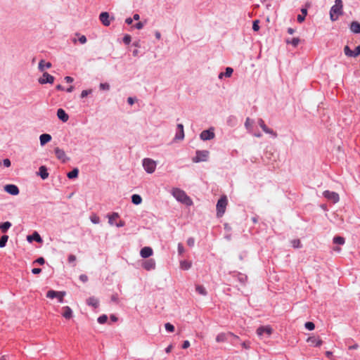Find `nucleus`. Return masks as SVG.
<instances>
[{"instance_id":"nucleus-30","label":"nucleus","mask_w":360,"mask_h":360,"mask_svg":"<svg viewBox=\"0 0 360 360\" xmlns=\"http://www.w3.org/2000/svg\"><path fill=\"white\" fill-rule=\"evenodd\" d=\"M195 290L198 294L203 296H205L207 294L206 289L202 285H197L195 286Z\"/></svg>"},{"instance_id":"nucleus-46","label":"nucleus","mask_w":360,"mask_h":360,"mask_svg":"<svg viewBox=\"0 0 360 360\" xmlns=\"http://www.w3.org/2000/svg\"><path fill=\"white\" fill-rule=\"evenodd\" d=\"M238 280L241 283H245V281H247V276L245 275H243V274H239L238 275Z\"/></svg>"},{"instance_id":"nucleus-60","label":"nucleus","mask_w":360,"mask_h":360,"mask_svg":"<svg viewBox=\"0 0 360 360\" xmlns=\"http://www.w3.org/2000/svg\"><path fill=\"white\" fill-rule=\"evenodd\" d=\"M241 345L243 348L248 349L250 347V342H248V341L243 342L241 343Z\"/></svg>"},{"instance_id":"nucleus-16","label":"nucleus","mask_w":360,"mask_h":360,"mask_svg":"<svg viewBox=\"0 0 360 360\" xmlns=\"http://www.w3.org/2000/svg\"><path fill=\"white\" fill-rule=\"evenodd\" d=\"M62 316L65 319H70L73 316V311L68 306H65L62 308Z\"/></svg>"},{"instance_id":"nucleus-22","label":"nucleus","mask_w":360,"mask_h":360,"mask_svg":"<svg viewBox=\"0 0 360 360\" xmlns=\"http://www.w3.org/2000/svg\"><path fill=\"white\" fill-rule=\"evenodd\" d=\"M27 241L29 242H32L33 240H35L38 243H41L42 242V239L40 236V235L37 232H34L32 235H29L27 236Z\"/></svg>"},{"instance_id":"nucleus-63","label":"nucleus","mask_w":360,"mask_h":360,"mask_svg":"<svg viewBox=\"0 0 360 360\" xmlns=\"http://www.w3.org/2000/svg\"><path fill=\"white\" fill-rule=\"evenodd\" d=\"M135 27L138 30H141L143 27V23L142 22H139L135 25Z\"/></svg>"},{"instance_id":"nucleus-55","label":"nucleus","mask_w":360,"mask_h":360,"mask_svg":"<svg viewBox=\"0 0 360 360\" xmlns=\"http://www.w3.org/2000/svg\"><path fill=\"white\" fill-rule=\"evenodd\" d=\"M184 248L182 244L181 243H179L178 244V252H179V254L181 255V254L184 253Z\"/></svg>"},{"instance_id":"nucleus-48","label":"nucleus","mask_w":360,"mask_h":360,"mask_svg":"<svg viewBox=\"0 0 360 360\" xmlns=\"http://www.w3.org/2000/svg\"><path fill=\"white\" fill-rule=\"evenodd\" d=\"M91 92H92L91 89L83 90L81 93V97L84 98V97L87 96L89 94H91Z\"/></svg>"},{"instance_id":"nucleus-36","label":"nucleus","mask_w":360,"mask_h":360,"mask_svg":"<svg viewBox=\"0 0 360 360\" xmlns=\"http://www.w3.org/2000/svg\"><path fill=\"white\" fill-rule=\"evenodd\" d=\"M119 217V214L117 212H113L111 215L108 216L109 220L108 222L110 225L114 224V221Z\"/></svg>"},{"instance_id":"nucleus-5","label":"nucleus","mask_w":360,"mask_h":360,"mask_svg":"<svg viewBox=\"0 0 360 360\" xmlns=\"http://www.w3.org/2000/svg\"><path fill=\"white\" fill-rule=\"evenodd\" d=\"M143 167L147 173L152 174L155 170L156 162L152 159L145 158L143 160Z\"/></svg>"},{"instance_id":"nucleus-58","label":"nucleus","mask_w":360,"mask_h":360,"mask_svg":"<svg viewBox=\"0 0 360 360\" xmlns=\"http://www.w3.org/2000/svg\"><path fill=\"white\" fill-rule=\"evenodd\" d=\"M79 279H80L82 282L85 283V282H86V281H88V277H87V276H86V275H85V274H82V275H80V276H79Z\"/></svg>"},{"instance_id":"nucleus-6","label":"nucleus","mask_w":360,"mask_h":360,"mask_svg":"<svg viewBox=\"0 0 360 360\" xmlns=\"http://www.w3.org/2000/svg\"><path fill=\"white\" fill-rule=\"evenodd\" d=\"M208 157V150H197L195 156L193 158L192 160L193 162H205L207 160Z\"/></svg>"},{"instance_id":"nucleus-8","label":"nucleus","mask_w":360,"mask_h":360,"mask_svg":"<svg viewBox=\"0 0 360 360\" xmlns=\"http://www.w3.org/2000/svg\"><path fill=\"white\" fill-rule=\"evenodd\" d=\"M323 195L328 199V200L331 201L333 203H336L339 201L340 197L339 195L333 191H325L323 193Z\"/></svg>"},{"instance_id":"nucleus-21","label":"nucleus","mask_w":360,"mask_h":360,"mask_svg":"<svg viewBox=\"0 0 360 360\" xmlns=\"http://www.w3.org/2000/svg\"><path fill=\"white\" fill-rule=\"evenodd\" d=\"M307 342L310 343L311 345L314 347H320L322 345L323 342L319 338L312 336L309 337L307 339Z\"/></svg>"},{"instance_id":"nucleus-14","label":"nucleus","mask_w":360,"mask_h":360,"mask_svg":"<svg viewBox=\"0 0 360 360\" xmlns=\"http://www.w3.org/2000/svg\"><path fill=\"white\" fill-rule=\"evenodd\" d=\"M176 129L177 131L176 133L174 139L177 141L183 140L184 138V125L182 124H178Z\"/></svg>"},{"instance_id":"nucleus-51","label":"nucleus","mask_w":360,"mask_h":360,"mask_svg":"<svg viewBox=\"0 0 360 360\" xmlns=\"http://www.w3.org/2000/svg\"><path fill=\"white\" fill-rule=\"evenodd\" d=\"M123 41L126 44H129L131 42V37L129 35H125L123 38Z\"/></svg>"},{"instance_id":"nucleus-64","label":"nucleus","mask_w":360,"mask_h":360,"mask_svg":"<svg viewBox=\"0 0 360 360\" xmlns=\"http://www.w3.org/2000/svg\"><path fill=\"white\" fill-rule=\"evenodd\" d=\"M64 79L68 83H72L74 81V79L72 77L66 76Z\"/></svg>"},{"instance_id":"nucleus-2","label":"nucleus","mask_w":360,"mask_h":360,"mask_svg":"<svg viewBox=\"0 0 360 360\" xmlns=\"http://www.w3.org/2000/svg\"><path fill=\"white\" fill-rule=\"evenodd\" d=\"M342 0H335V5L331 7L330 11V18L332 21L337 20L342 14Z\"/></svg>"},{"instance_id":"nucleus-33","label":"nucleus","mask_w":360,"mask_h":360,"mask_svg":"<svg viewBox=\"0 0 360 360\" xmlns=\"http://www.w3.org/2000/svg\"><path fill=\"white\" fill-rule=\"evenodd\" d=\"M302 14L297 15V21L299 22H302L304 20L305 16L307 14V11L306 8H302L301 10Z\"/></svg>"},{"instance_id":"nucleus-34","label":"nucleus","mask_w":360,"mask_h":360,"mask_svg":"<svg viewBox=\"0 0 360 360\" xmlns=\"http://www.w3.org/2000/svg\"><path fill=\"white\" fill-rule=\"evenodd\" d=\"M345 243V240L342 236H335L333 238V243L338 245H344Z\"/></svg>"},{"instance_id":"nucleus-56","label":"nucleus","mask_w":360,"mask_h":360,"mask_svg":"<svg viewBox=\"0 0 360 360\" xmlns=\"http://www.w3.org/2000/svg\"><path fill=\"white\" fill-rule=\"evenodd\" d=\"M78 40L81 44H84L86 42V37L84 35H82L79 37Z\"/></svg>"},{"instance_id":"nucleus-1","label":"nucleus","mask_w":360,"mask_h":360,"mask_svg":"<svg viewBox=\"0 0 360 360\" xmlns=\"http://www.w3.org/2000/svg\"><path fill=\"white\" fill-rule=\"evenodd\" d=\"M172 195L178 200L186 205H191L193 204L192 200L186 195V193L179 189V188H173L172 191Z\"/></svg>"},{"instance_id":"nucleus-39","label":"nucleus","mask_w":360,"mask_h":360,"mask_svg":"<svg viewBox=\"0 0 360 360\" xmlns=\"http://www.w3.org/2000/svg\"><path fill=\"white\" fill-rule=\"evenodd\" d=\"M300 42L299 38H293L291 40L287 39L286 43L287 44H291L293 46L296 47Z\"/></svg>"},{"instance_id":"nucleus-43","label":"nucleus","mask_w":360,"mask_h":360,"mask_svg":"<svg viewBox=\"0 0 360 360\" xmlns=\"http://www.w3.org/2000/svg\"><path fill=\"white\" fill-rule=\"evenodd\" d=\"M165 327L168 332L172 333L174 331V326L169 323H165Z\"/></svg>"},{"instance_id":"nucleus-26","label":"nucleus","mask_w":360,"mask_h":360,"mask_svg":"<svg viewBox=\"0 0 360 360\" xmlns=\"http://www.w3.org/2000/svg\"><path fill=\"white\" fill-rule=\"evenodd\" d=\"M39 175L41 176L42 179H46L49 177V172H47V169L45 166H41L39 169Z\"/></svg>"},{"instance_id":"nucleus-49","label":"nucleus","mask_w":360,"mask_h":360,"mask_svg":"<svg viewBox=\"0 0 360 360\" xmlns=\"http://www.w3.org/2000/svg\"><path fill=\"white\" fill-rule=\"evenodd\" d=\"M100 89L101 90H108L110 89V85L108 83H101Z\"/></svg>"},{"instance_id":"nucleus-42","label":"nucleus","mask_w":360,"mask_h":360,"mask_svg":"<svg viewBox=\"0 0 360 360\" xmlns=\"http://www.w3.org/2000/svg\"><path fill=\"white\" fill-rule=\"evenodd\" d=\"M107 320H108V316L105 314L100 316L98 318V322L101 324H103V323H106Z\"/></svg>"},{"instance_id":"nucleus-29","label":"nucleus","mask_w":360,"mask_h":360,"mask_svg":"<svg viewBox=\"0 0 360 360\" xmlns=\"http://www.w3.org/2000/svg\"><path fill=\"white\" fill-rule=\"evenodd\" d=\"M236 122L237 118L233 115H231L227 118L226 123L230 127H234L236 124Z\"/></svg>"},{"instance_id":"nucleus-41","label":"nucleus","mask_w":360,"mask_h":360,"mask_svg":"<svg viewBox=\"0 0 360 360\" xmlns=\"http://www.w3.org/2000/svg\"><path fill=\"white\" fill-rule=\"evenodd\" d=\"M291 243H292V247L295 248H301V242L299 239H295V240H292Z\"/></svg>"},{"instance_id":"nucleus-54","label":"nucleus","mask_w":360,"mask_h":360,"mask_svg":"<svg viewBox=\"0 0 360 360\" xmlns=\"http://www.w3.org/2000/svg\"><path fill=\"white\" fill-rule=\"evenodd\" d=\"M34 263H38L41 265L44 264L45 263V260L43 257H39L37 259H36Z\"/></svg>"},{"instance_id":"nucleus-59","label":"nucleus","mask_w":360,"mask_h":360,"mask_svg":"<svg viewBox=\"0 0 360 360\" xmlns=\"http://www.w3.org/2000/svg\"><path fill=\"white\" fill-rule=\"evenodd\" d=\"M190 347V342L188 340H185L184 342H183V345H182V348L183 349H187Z\"/></svg>"},{"instance_id":"nucleus-50","label":"nucleus","mask_w":360,"mask_h":360,"mask_svg":"<svg viewBox=\"0 0 360 360\" xmlns=\"http://www.w3.org/2000/svg\"><path fill=\"white\" fill-rule=\"evenodd\" d=\"M195 244V239L192 237L188 238L187 245L190 247H193Z\"/></svg>"},{"instance_id":"nucleus-31","label":"nucleus","mask_w":360,"mask_h":360,"mask_svg":"<svg viewBox=\"0 0 360 360\" xmlns=\"http://www.w3.org/2000/svg\"><path fill=\"white\" fill-rule=\"evenodd\" d=\"M11 223L9 221L4 222L0 225V229L3 233H6L11 228Z\"/></svg>"},{"instance_id":"nucleus-25","label":"nucleus","mask_w":360,"mask_h":360,"mask_svg":"<svg viewBox=\"0 0 360 360\" xmlns=\"http://www.w3.org/2000/svg\"><path fill=\"white\" fill-rule=\"evenodd\" d=\"M350 30L355 34L360 33V23L357 21H353L350 25Z\"/></svg>"},{"instance_id":"nucleus-53","label":"nucleus","mask_w":360,"mask_h":360,"mask_svg":"<svg viewBox=\"0 0 360 360\" xmlns=\"http://www.w3.org/2000/svg\"><path fill=\"white\" fill-rule=\"evenodd\" d=\"M68 259L70 263H74L76 260V257L74 255H70Z\"/></svg>"},{"instance_id":"nucleus-20","label":"nucleus","mask_w":360,"mask_h":360,"mask_svg":"<svg viewBox=\"0 0 360 360\" xmlns=\"http://www.w3.org/2000/svg\"><path fill=\"white\" fill-rule=\"evenodd\" d=\"M57 116H58V119L62 120L63 122H66L69 119L68 115L62 108H59L57 110Z\"/></svg>"},{"instance_id":"nucleus-23","label":"nucleus","mask_w":360,"mask_h":360,"mask_svg":"<svg viewBox=\"0 0 360 360\" xmlns=\"http://www.w3.org/2000/svg\"><path fill=\"white\" fill-rule=\"evenodd\" d=\"M40 144L44 146L51 140V136L49 134H43L39 136Z\"/></svg>"},{"instance_id":"nucleus-18","label":"nucleus","mask_w":360,"mask_h":360,"mask_svg":"<svg viewBox=\"0 0 360 360\" xmlns=\"http://www.w3.org/2000/svg\"><path fill=\"white\" fill-rule=\"evenodd\" d=\"M153 253V249L150 247H144L140 251V255L143 258H148Z\"/></svg>"},{"instance_id":"nucleus-37","label":"nucleus","mask_w":360,"mask_h":360,"mask_svg":"<svg viewBox=\"0 0 360 360\" xmlns=\"http://www.w3.org/2000/svg\"><path fill=\"white\" fill-rule=\"evenodd\" d=\"M344 53L348 57H354V52L350 49V48L348 46H345L344 48Z\"/></svg>"},{"instance_id":"nucleus-47","label":"nucleus","mask_w":360,"mask_h":360,"mask_svg":"<svg viewBox=\"0 0 360 360\" xmlns=\"http://www.w3.org/2000/svg\"><path fill=\"white\" fill-rule=\"evenodd\" d=\"M259 21L258 20H255L253 21L252 30L254 31L257 32L259 30Z\"/></svg>"},{"instance_id":"nucleus-13","label":"nucleus","mask_w":360,"mask_h":360,"mask_svg":"<svg viewBox=\"0 0 360 360\" xmlns=\"http://www.w3.org/2000/svg\"><path fill=\"white\" fill-rule=\"evenodd\" d=\"M264 333L268 336L272 333V328L270 326H260L257 329V334L258 336L262 337Z\"/></svg>"},{"instance_id":"nucleus-15","label":"nucleus","mask_w":360,"mask_h":360,"mask_svg":"<svg viewBox=\"0 0 360 360\" xmlns=\"http://www.w3.org/2000/svg\"><path fill=\"white\" fill-rule=\"evenodd\" d=\"M55 154H56V158L58 160H61L63 162H65L67 161L68 158L66 157V154L63 149H60L59 148H55Z\"/></svg>"},{"instance_id":"nucleus-10","label":"nucleus","mask_w":360,"mask_h":360,"mask_svg":"<svg viewBox=\"0 0 360 360\" xmlns=\"http://www.w3.org/2000/svg\"><path fill=\"white\" fill-rule=\"evenodd\" d=\"M258 124L260 126V127L262 129V130L266 133L272 135L274 137L277 136L276 132H275L273 129L269 128L264 123V120L262 119L258 120Z\"/></svg>"},{"instance_id":"nucleus-7","label":"nucleus","mask_w":360,"mask_h":360,"mask_svg":"<svg viewBox=\"0 0 360 360\" xmlns=\"http://www.w3.org/2000/svg\"><path fill=\"white\" fill-rule=\"evenodd\" d=\"M229 337H232L234 340H239L238 336L234 335L233 333L229 332L226 333H219L216 337V341L217 342H224L228 340Z\"/></svg>"},{"instance_id":"nucleus-38","label":"nucleus","mask_w":360,"mask_h":360,"mask_svg":"<svg viewBox=\"0 0 360 360\" xmlns=\"http://www.w3.org/2000/svg\"><path fill=\"white\" fill-rule=\"evenodd\" d=\"M8 240V236L4 235L3 236H1V238H0V248L5 247Z\"/></svg>"},{"instance_id":"nucleus-3","label":"nucleus","mask_w":360,"mask_h":360,"mask_svg":"<svg viewBox=\"0 0 360 360\" xmlns=\"http://www.w3.org/2000/svg\"><path fill=\"white\" fill-rule=\"evenodd\" d=\"M227 198L226 196L221 197L217 203V215L218 217H222L224 214L227 205Z\"/></svg>"},{"instance_id":"nucleus-52","label":"nucleus","mask_w":360,"mask_h":360,"mask_svg":"<svg viewBox=\"0 0 360 360\" xmlns=\"http://www.w3.org/2000/svg\"><path fill=\"white\" fill-rule=\"evenodd\" d=\"M354 58L357 57L360 55V45L356 46V49L353 51Z\"/></svg>"},{"instance_id":"nucleus-19","label":"nucleus","mask_w":360,"mask_h":360,"mask_svg":"<svg viewBox=\"0 0 360 360\" xmlns=\"http://www.w3.org/2000/svg\"><path fill=\"white\" fill-rule=\"evenodd\" d=\"M109 14L107 12H103L99 15L100 20L105 26L110 25V20H109Z\"/></svg>"},{"instance_id":"nucleus-35","label":"nucleus","mask_w":360,"mask_h":360,"mask_svg":"<svg viewBox=\"0 0 360 360\" xmlns=\"http://www.w3.org/2000/svg\"><path fill=\"white\" fill-rule=\"evenodd\" d=\"M79 174V170L77 168L73 169L71 172H68L67 176L69 179H74L77 177Z\"/></svg>"},{"instance_id":"nucleus-32","label":"nucleus","mask_w":360,"mask_h":360,"mask_svg":"<svg viewBox=\"0 0 360 360\" xmlns=\"http://www.w3.org/2000/svg\"><path fill=\"white\" fill-rule=\"evenodd\" d=\"M131 201L135 205H139L142 202V198L139 195L134 194L131 196Z\"/></svg>"},{"instance_id":"nucleus-27","label":"nucleus","mask_w":360,"mask_h":360,"mask_svg":"<svg viewBox=\"0 0 360 360\" xmlns=\"http://www.w3.org/2000/svg\"><path fill=\"white\" fill-rule=\"evenodd\" d=\"M86 304L96 308L98 306V300L94 297H91L86 300Z\"/></svg>"},{"instance_id":"nucleus-17","label":"nucleus","mask_w":360,"mask_h":360,"mask_svg":"<svg viewBox=\"0 0 360 360\" xmlns=\"http://www.w3.org/2000/svg\"><path fill=\"white\" fill-rule=\"evenodd\" d=\"M142 266L146 270L150 271V270L155 269V262L153 259H149L148 260H146L143 263Z\"/></svg>"},{"instance_id":"nucleus-40","label":"nucleus","mask_w":360,"mask_h":360,"mask_svg":"<svg viewBox=\"0 0 360 360\" xmlns=\"http://www.w3.org/2000/svg\"><path fill=\"white\" fill-rule=\"evenodd\" d=\"M252 121L249 117H248L245 120V126L247 128V129H248L249 131H251L252 130Z\"/></svg>"},{"instance_id":"nucleus-4","label":"nucleus","mask_w":360,"mask_h":360,"mask_svg":"<svg viewBox=\"0 0 360 360\" xmlns=\"http://www.w3.org/2000/svg\"><path fill=\"white\" fill-rule=\"evenodd\" d=\"M66 292L65 291H56L50 290L46 293V297L50 299L57 298L58 302L63 303L64 301V297Z\"/></svg>"},{"instance_id":"nucleus-62","label":"nucleus","mask_w":360,"mask_h":360,"mask_svg":"<svg viewBox=\"0 0 360 360\" xmlns=\"http://www.w3.org/2000/svg\"><path fill=\"white\" fill-rule=\"evenodd\" d=\"M32 272L34 274H38L41 272V269L40 268H34L32 269Z\"/></svg>"},{"instance_id":"nucleus-44","label":"nucleus","mask_w":360,"mask_h":360,"mask_svg":"<svg viewBox=\"0 0 360 360\" xmlns=\"http://www.w3.org/2000/svg\"><path fill=\"white\" fill-rule=\"evenodd\" d=\"M233 72V68L228 67L226 68V71L224 73V76L226 77H230L232 75Z\"/></svg>"},{"instance_id":"nucleus-28","label":"nucleus","mask_w":360,"mask_h":360,"mask_svg":"<svg viewBox=\"0 0 360 360\" xmlns=\"http://www.w3.org/2000/svg\"><path fill=\"white\" fill-rule=\"evenodd\" d=\"M191 266V262L187 260L180 262V268L183 270H188Z\"/></svg>"},{"instance_id":"nucleus-12","label":"nucleus","mask_w":360,"mask_h":360,"mask_svg":"<svg viewBox=\"0 0 360 360\" xmlns=\"http://www.w3.org/2000/svg\"><path fill=\"white\" fill-rule=\"evenodd\" d=\"M4 191L13 195H17L20 191L17 186L14 184H8L4 186Z\"/></svg>"},{"instance_id":"nucleus-45","label":"nucleus","mask_w":360,"mask_h":360,"mask_svg":"<svg viewBox=\"0 0 360 360\" xmlns=\"http://www.w3.org/2000/svg\"><path fill=\"white\" fill-rule=\"evenodd\" d=\"M305 328L309 330H312L315 328V325L313 322H307L304 325Z\"/></svg>"},{"instance_id":"nucleus-11","label":"nucleus","mask_w":360,"mask_h":360,"mask_svg":"<svg viewBox=\"0 0 360 360\" xmlns=\"http://www.w3.org/2000/svg\"><path fill=\"white\" fill-rule=\"evenodd\" d=\"M214 136L213 129L204 130L200 135V139L203 141L211 140L214 138Z\"/></svg>"},{"instance_id":"nucleus-9","label":"nucleus","mask_w":360,"mask_h":360,"mask_svg":"<svg viewBox=\"0 0 360 360\" xmlns=\"http://www.w3.org/2000/svg\"><path fill=\"white\" fill-rule=\"evenodd\" d=\"M54 77L49 74L48 72H44L42 77H39L38 82L41 84H53L54 82Z\"/></svg>"},{"instance_id":"nucleus-24","label":"nucleus","mask_w":360,"mask_h":360,"mask_svg":"<svg viewBox=\"0 0 360 360\" xmlns=\"http://www.w3.org/2000/svg\"><path fill=\"white\" fill-rule=\"evenodd\" d=\"M38 68L41 72H44L45 69L51 68V63L50 62H45V60H41L39 63Z\"/></svg>"},{"instance_id":"nucleus-57","label":"nucleus","mask_w":360,"mask_h":360,"mask_svg":"<svg viewBox=\"0 0 360 360\" xmlns=\"http://www.w3.org/2000/svg\"><path fill=\"white\" fill-rule=\"evenodd\" d=\"M3 164H4V165L5 167H9L11 166V163L10 160L6 158V159H4V160H3Z\"/></svg>"},{"instance_id":"nucleus-61","label":"nucleus","mask_w":360,"mask_h":360,"mask_svg":"<svg viewBox=\"0 0 360 360\" xmlns=\"http://www.w3.org/2000/svg\"><path fill=\"white\" fill-rule=\"evenodd\" d=\"M91 220L94 224H98L99 222V218L96 216L91 217Z\"/></svg>"}]
</instances>
